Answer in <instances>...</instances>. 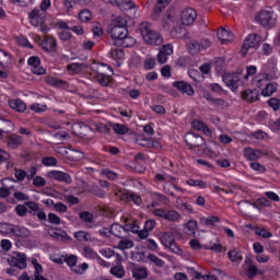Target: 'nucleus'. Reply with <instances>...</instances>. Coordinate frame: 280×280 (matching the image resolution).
I'll return each mask as SVG.
<instances>
[{
  "label": "nucleus",
  "instance_id": "423d86ee",
  "mask_svg": "<svg viewBox=\"0 0 280 280\" xmlns=\"http://www.w3.org/2000/svg\"><path fill=\"white\" fill-rule=\"evenodd\" d=\"M71 130L73 135H75V137H80V139H85L89 132H93V128L84 122H74Z\"/></svg>",
  "mask_w": 280,
  "mask_h": 280
},
{
  "label": "nucleus",
  "instance_id": "20e7f679",
  "mask_svg": "<svg viewBox=\"0 0 280 280\" xmlns=\"http://www.w3.org/2000/svg\"><path fill=\"white\" fill-rule=\"evenodd\" d=\"M15 256L8 258V264L19 270H25L27 268V256L24 253H14Z\"/></svg>",
  "mask_w": 280,
  "mask_h": 280
},
{
  "label": "nucleus",
  "instance_id": "5701e85b",
  "mask_svg": "<svg viewBox=\"0 0 280 280\" xmlns=\"http://www.w3.org/2000/svg\"><path fill=\"white\" fill-rule=\"evenodd\" d=\"M133 279H148V268L145 267H135L132 269Z\"/></svg>",
  "mask_w": 280,
  "mask_h": 280
},
{
  "label": "nucleus",
  "instance_id": "7ed1b4c3",
  "mask_svg": "<svg viewBox=\"0 0 280 280\" xmlns=\"http://www.w3.org/2000/svg\"><path fill=\"white\" fill-rule=\"evenodd\" d=\"M259 43H261V36L257 35V34H250L248 35L242 46L241 49V54L242 56H246V54H248V49H255V47H257V45H259Z\"/></svg>",
  "mask_w": 280,
  "mask_h": 280
},
{
  "label": "nucleus",
  "instance_id": "c756f323",
  "mask_svg": "<svg viewBox=\"0 0 280 280\" xmlns=\"http://www.w3.org/2000/svg\"><path fill=\"white\" fill-rule=\"evenodd\" d=\"M113 130L114 132H116V135H128V131L130 130V128H128V126L126 125L114 124Z\"/></svg>",
  "mask_w": 280,
  "mask_h": 280
},
{
  "label": "nucleus",
  "instance_id": "72a5a7b5",
  "mask_svg": "<svg viewBox=\"0 0 280 280\" xmlns=\"http://www.w3.org/2000/svg\"><path fill=\"white\" fill-rule=\"evenodd\" d=\"M147 259H149V261H152V264H154L158 268H163L165 266V261H163V259L156 257V255H154V254H149L147 256Z\"/></svg>",
  "mask_w": 280,
  "mask_h": 280
},
{
  "label": "nucleus",
  "instance_id": "603ef678",
  "mask_svg": "<svg viewBox=\"0 0 280 280\" xmlns=\"http://www.w3.org/2000/svg\"><path fill=\"white\" fill-rule=\"evenodd\" d=\"M90 194L97 196V198H104L106 196V192L104 190H101L100 186H92L90 189Z\"/></svg>",
  "mask_w": 280,
  "mask_h": 280
},
{
  "label": "nucleus",
  "instance_id": "39448f33",
  "mask_svg": "<svg viewBox=\"0 0 280 280\" xmlns=\"http://www.w3.org/2000/svg\"><path fill=\"white\" fill-rule=\"evenodd\" d=\"M185 141L190 150H196V148H202V145H205V138L194 132L186 133Z\"/></svg>",
  "mask_w": 280,
  "mask_h": 280
},
{
  "label": "nucleus",
  "instance_id": "c03bdc74",
  "mask_svg": "<svg viewBox=\"0 0 280 280\" xmlns=\"http://www.w3.org/2000/svg\"><path fill=\"white\" fill-rule=\"evenodd\" d=\"M10 229H14V224L12 223H0V233L5 235H12L13 233L10 232Z\"/></svg>",
  "mask_w": 280,
  "mask_h": 280
},
{
  "label": "nucleus",
  "instance_id": "1a4fd4ad",
  "mask_svg": "<svg viewBox=\"0 0 280 280\" xmlns=\"http://www.w3.org/2000/svg\"><path fill=\"white\" fill-rule=\"evenodd\" d=\"M197 16L198 13H196V10L189 8L182 12L180 20L184 25H192Z\"/></svg>",
  "mask_w": 280,
  "mask_h": 280
},
{
  "label": "nucleus",
  "instance_id": "2eb2a0df",
  "mask_svg": "<svg viewBox=\"0 0 280 280\" xmlns=\"http://www.w3.org/2000/svg\"><path fill=\"white\" fill-rule=\"evenodd\" d=\"M223 82L226 84V86H230L232 91H237V82L240 79H237V74L235 73H224L223 74Z\"/></svg>",
  "mask_w": 280,
  "mask_h": 280
},
{
  "label": "nucleus",
  "instance_id": "cd10ccee",
  "mask_svg": "<svg viewBox=\"0 0 280 280\" xmlns=\"http://www.w3.org/2000/svg\"><path fill=\"white\" fill-rule=\"evenodd\" d=\"M185 229H187L188 231L186 232L188 235H192L194 237H196V229H198V222L190 220L185 224Z\"/></svg>",
  "mask_w": 280,
  "mask_h": 280
},
{
  "label": "nucleus",
  "instance_id": "f3484780",
  "mask_svg": "<svg viewBox=\"0 0 280 280\" xmlns=\"http://www.w3.org/2000/svg\"><path fill=\"white\" fill-rule=\"evenodd\" d=\"M9 106L18 113H25V110L27 109V105L21 98L9 100Z\"/></svg>",
  "mask_w": 280,
  "mask_h": 280
},
{
  "label": "nucleus",
  "instance_id": "393cba45",
  "mask_svg": "<svg viewBox=\"0 0 280 280\" xmlns=\"http://www.w3.org/2000/svg\"><path fill=\"white\" fill-rule=\"evenodd\" d=\"M121 231H124V225L119 223H114L110 225L109 233L114 235L115 237H118V240H122L124 237L120 235Z\"/></svg>",
  "mask_w": 280,
  "mask_h": 280
},
{
  "label": "nucleus",
  "instance_id": "6e6d98bb",
  "mask_svg": "<svg viewBox=\"0 0 280 280\" xmlns=\"http://www.w3.org/2000/svg\"><path fill=\"white\" fill-rule=\"evenodd\" d=\"M132 246H135V243L132 241H119L116 248H120V250H126V248H132Z\"/></svg>",
  "mask_w": 280,
  "mask_h": 280
},
{
  "label": "nucleus",
  "instance_id": "69168bd1",
  "mask_svg": "<svg viewBox=\"0 0 280 280\" xmlns=\"http://www.w3.org/2000/svg\"><path fill=\"white\" fill-rule=\"evenodd\" d=\"M48 221L50 222V224H60L61 220L60 217H58L56 213H48Z\"/></svg>",
  "mask_w": 280,
  "mask_h": 280
},
{
  "label": "nucleus",
  "instance_id": "49530a36",
  "mask_svg": "<svg viewBox=\"0 0 280 280\" xmlns=\"http://www.w3.org/2000/svg\"><path fill=\"white\" fill-rule=\"evenodd\" d=\"M188 49L189 54H191L192 56L198 54V51H200L201 49L200 43H198V40L191 42L188 46Z\"/></svg>",
  "mask_w": 280,
  "mask_h": 280
},
{
  "label": "nucleus",
  "instance_id": "bf43d9fd",
  "mask_svg": "<svg viewBox=\"0 0 280 280\" xmlns=\"http://www.w3.org/2000/svg\"><path fill=\"white\" fill-rule=\"evenodd\" d=\"M65 261L70 268H74L75 264H78V256L70 255L65 258Z\"/></svg>",
  "mask_w": 280,
  "mask_h": 280
},
{
  "label": "nucleus",
  "instance_id": "a211bd4d",
  "mask_svg": "<svg viewBox=\"0 0 280 280\" xmlns=\"http://www.w3.org/2000/svg\"><path fill=\"white\" fill-rule=\"evenodd\" d=\"M217 36L218 39L221 40L222 45H224V43H231L234 38L233 32L228 31L226 28L218 31Z\"/></svg>",
  "mask_w": 280,
  "mask_h": 280
},
{
  "label": "nucleus",
  "instance_id": "a19ab883",
  "mask_svg": "<svg viewBox=\"0 0 280 280\" xmlns=\"http://www.w3.org/2000/svg\"><path fill=\"white\" fill-rule=\"evenodd\" d=\"M187 185H190V187H200V189L207 188V183L200 179H188Z\"/></svg>",
  "mask_w": 280,
  "mask_h": 280
},
{
  "label": "nucleus",
  "instance_id": "aec40b11",
  "mask_svg": "<svg viewBox=\"0 0 280 280\" xmlns=\"http://www.w3.org/2000/svg\"><path fill=\"white\" fill-rule=\"evenodd\" d=\"M160 240L163 246L168 247L170 244H174V242H176V236H174V232H163L160 235Z\"/></svg>",
  "mask_w": 280,
  "mask_h": 280
},
{
  "label": "nucleus",
  "instance_id": "4d7b16f0",
  "mask_svg": "<svg viewBox=\"0 0 280 280\" xmlns=\"http://www.w3.org/2000/svg\"><path fill=\"white\" fill-rule=\"evenodd\" d=\"M13 198L19 200L20 202H27V200H30V196H27L26 194L21 192V191H15L13 194Z\"/></svg>",
  "mask_w": 280,
  "mask_h": 280
},
{
  "label": "nucleus",
  "instance_id": "58836bf2",
  "mask_svg": "<svg viewBox=\"0 0 280 280\" xmlns=\"http://www.w3.org/2000/svg\"><path fill=\"white\" fill-rule=\"evenodd\" d=\"M42 163L46 167H52V166L58 165V160H56V158H54V156H44L42 159Z\"/></svg>",
  "mask_w": 280,
  "mask_h": 280
},
{
  "label": "nucleus",
  "instance_id": "bb28decb",
  "mask_svg": "<svg viewBox=\"0 0 280 280\" xmlns=\"http://www.w3.org/2000/svg\"><path fill=\"white\" fill-rule=\"evenodd\" d=\"M46 84H50V86H65V84H67V81L58 79V78H54V77H47L46 78Z\"/></svg>",
  "mask_w": 280,
  "mask_h": 280
},
{
  "label": "nucleus",
  "instance_id": "f704fd0d",
  "mask_svg": "<svg viewBox=\"0 0 280 280\" xmlns=\"http://www.w3.org/2000/svg\"><path fill=\"white\" fill-rule=\"evenodd\" d=\"M228 257L230 259V261L234 262L235 261H242V252H237V249H233V250H230L228 253Z\"/></svg>",
  "mask_w": 280,
  "mask_h": 280
},
{
  "label": "nucleus",
  "instance_id": "f03ea898",
  "mask_svg": "<svg viewBox=\"0 0 280 280\" xmlns=\"http://www.w3.org/2000/svg\"><path fill=\"white\" fill-rule=\"evenodd\" d=\"M273 14L275 13L272 11L261 10L256 15V21L259 22V24L262 27H267V30H271V27H275V25L277 24V19H275Z\"/></svg>",
  "mask_w": 280,
  "mask_h": 280
},
{
  "label": "nucleus",
  "instance_id": "0eeeda50",
  "mask_svg": "<svg viewBox=\"0 0 280 280\" xmlns=\"http://www.w3.org/2000/svg\"><path fill=\"white\" fill-rule=\"evenodd\" d=\"M105 3H110L112 5H116L122 12L128 10H133L137 8V4L132 0H103Z\"/></svg>",
  "mask_w": 280,
  "mask_h": 280
},
{
  "label": "nucleus",
  "instance_id": "412c9836",
  "mask_svg": "<svg viewBox=\"0 0 280 280\" xmlns=\"http://www.w3.org/2000/svg\"><path fill=\"white\" fill-rule=\"evenodd\" d=\"M39 45L44 49V51H47V52L54 51V49L57 47L56 38L50 37V38L43 39V42Z\"/></svg>",
  "mask_w": 280,
  "mask_h": 280
},
{
  "label": "nucleus",
  "instance_id": "9d476101",
  "mask_svg": "<svg viewBox=\"0 0 280 280\" xmlns=\"http://www.w3.org/2000/svg\"><path fill=\"white\" fill-rule=\"evenodd\" d=\"M109 32L114 43H117L119 38H124V36H128L129 34L127 26H109Z\"/></svg>",
  "mask_w": 280,
  "mask_h": 280
},
{
  "label": "nucleus",
  "instance_id": "9b49d317",
  "mask_svg": "<svg viewBox=\"0 0 280 280\" xmlns=\"http://www.w3.org/2000/svg\"><path fill=\"white\" fill-rule=\"evenodd\" d=\"M242 100H244L245 102H248L249 104H253V102H258L259 100V90L254 89H247L244 90L242 93Z\"/></svg>",
  "mask_w": 280,
  "mask_h": 280
},
{
  "label": "nucleus",
  "instance_id": "13d9d810",
  "mask_svg": "<svg viewBox=\"0 0 280 280\" xmlns=\"http://www.w3.org/2000/svg\"><path fill=\"white\" fill-rule=\"evenodd\" d=\"M33 185L35 187H45V185H47V180H45V178L42 176H35L33 178Z\"/></svg>",
  "mask_w": 280,
  "mask_h": 280
},
{
  "label": "nucleus",
  "instance_id": "f8f14e48",
  "mask_svg": "<svg viewBox=\"0 0 280 280\" xmlns=\"http://www.w3.org/2000/svg\"><path fill=\"white\" fill-rule=\"evenodd\" d=\"M173 86L175 89H177V91H180V93L185 94L186 95H194V93H196L194 91V86H191L189 83L185 82V81H175L173 83Z\"/></svg>",
  "mask_w": 280,
  "mask_h": 280
},
{
  "label": "nucleus",
  "instance_id": "e433bc0d",
  "mask_svg": "<svg viewBox=\"0 0 280 280\" xmlns=\"http://www.w3.org/2000/svg\"><path fill=\"white\" fill-rule=\"evenodd\" d=\"M79 19L82 21V23H89V21L93 19V15L91 14V11L84 9L79 12Z\"/></svg>",
  "mask_w": 280,
  "mask_h": 280
},
{
  "label": "nucleus",
  "instance_id": "052dcab7",
  "mask_svg": "<svg viewBox=\"0 0 280 280\" xmlns=\"http://www.w3.org/2000/svg\"><path fill=\"white\" fill-rule=\"evenodd\" d=\"M14 172H15L14 176L18 180L22 182V180H25V178H27V172H25V170L15 168Z\"/></svg>",
  "mask_w": 280,
  "mask_h": 280
},
{
  "label": "nucleus",
  "instance_id": "680f3d73",
  "mask_svg": "<svg viewBox=\"0 0 280 280\" xmlns=\"http://www.w3.org/2000/svg\"><path fill=\"white\" fill-rule=\"evenodd\" d=\"M126 226H128V229L124 228L125 233H130V231L136 235L139 233V225L133 223H126Z\"/></svg>",
  "mask_w": 280,
  "mask_h": 280
},
{
  "label": "nucleus",
  "instance_id": "de8ad7c7",
  "mask_svg": "<svg viewBox=\"0 0 280 280\" xmlns=\"http://www.w3.org/2000/svg\"><path fill=\"white\" fill-rule=\"evenodd\" d=\"M122 200H132L135 205H141V197L135 195V194H125L122 195Z\"/></svg>",
  "mask_w": 280,
  "mask_h": 280
},
{
  "label": "nucleus",
  "instance_id": "79ce46f5",
  "mask_svg": "<svg viewBox=\"0 0 280 280\" xmlns=\"http://www.w3.org/2000/svg\"><path fill=\"white\" fill-rule=\"evenodd\" d=\"M15 213L18 215H20V218H25L27 215L28 211H27V206L25 205V202H24V205H18L15 207Z\"/></svg>",
  "mask_w": 280,
  "mask_h": 280
},
{
  "label": "nucleus",
  "instance_id": "4468645a",
  "mask_svg": "<svg viewBox=\"0 0 280 280\" xmlns=\"http://www.w3.org/2000/svg\"><path fill=\"white\" fill-rule=\"evenodd\" d=\"M116 47H135L137 45V39H135L132 36H122V38L117 39L116 42L113 43Z\"/></svg>",
  "mask_w": 280,
  "mask_h": 280
},
{
  "label": "nucleus",
  "instance_id": "c9c22d12",
  "mask_svg": "<svg viewBox=\"0 0 280 280\" xmlns=\"http://www.w3.org/2000/svg\"><path fill=\"white\" fill-rule=\"evenodd\" d=\"M165 220H168V222H176L180 220V214L176 210H166Z\"/></svg>",
  "mask_w": 280,
  "mask_h": 280
},
{
  "label": "nucleus",
  "instance_id": "4c0bfd02",
  "mask_svg": "<svg viewBox=\"0 0 280 280\" xmlns=\"http://www.w3.org/2000/svg\"><path fill=\"white\" fill-rule=\"evenodd\" d=\"M110 27H128V21L121 16L113 20Z\"/></svg>",
  "mask_w": 280,
  "mask_h": 280
},
{
  "label": "nucleus",
  "instance_id": "473e14b6",
  "mask_svg": "<svg viewBox=\"0 0 280 280\" xmlns=\"http://www.w3.org/2000/svg\"><path fill=\"white\" fill-rule=\"evenodd\" d=\"M26 209H30L31 215H36L40 211V207L34 201H25Z\"/></svg>",
  "mask_w": 280,
  "mask_h": 280
},
{
  "label": "nucleus",
  "instance_id": "7c9ffc66",
  "mask_svg": "<svg viewBox=\"0 0 280 280\" xmlns=\"http://www.w3.org/2000/svg\"><path fill=\"white\" fill-rule=\"evenodd\" d=\"M110 275L114 277H117L118 279H124L126 275V270H124V267L115 266L110 268Z\"/></svg>",
  "mask_w": 280,
  "mask_h": 280
},
{
  "label": "nucleus",
  "instance_id": "a878e982",
  "mask_svg": "<svg viewBox=\"0 0 280 280\" xmlns=\"http://www.w3.org/2000/svg\"><path fill=\"white\" fill-rule=\"evenodd\" d=\"M0 128H2V132H12L14 124L11 120L0 118Z\"/></svg>",
  "mask_w": 280,
  "mask_h": 280
},
{
  "label": "nucleus",
  "instance_id": "c85d7f7f",
  "mask_svg": "<svg viewBox=\"0 0 280 280\" xmlns=\"http://www.w3.org/2000/svg\"><path fill=\"white\" fill-rule=\"evenodd\" d=\"M275 91H277V83H269L261 91V95H264V97H270Z\"/></svg>",
  "mask_w": 280,
  "mask_h": 280
},
{
  "label": "nucleus",
  "instance_id": "37998d69",
  "mask_svg": "<svg viewBox=\"0 0 280 280\" xmlns=\"http://www.w3.org/2000/svg\"><path fill=\"white\" fill-rule=\"evenodd\" d=\"M110 56L114 60H121L126 54L124 52V49L116 48L110 50Z\"/></svg>",
  "mask_w": 280,
  "mask_h": 280
},
{
  "label": "nucleus",
  "instance_id": "0e129e2a",
  "mask_svg": "<svg viewBox=\"0 0 280 280\" xmlns=\"http://www.w3.org/2000/svg\"><path fill=\"white\" fill-rule=\"evenodd\" d=\"M147 143V148H154L155 150H161V142L151 139V140H144Z\"/></svg>",
  "mask_w": 280,
  "mask_h": 280
},
{
  "label": "nucleus",
  "instance_id": "3c124183",
  "mask_svg": "<svg viewBox=\"0 0 280 280\" xmlns=\"http://www.w3.org/2000/svg\"><path fill=\"white\" fill-rule=\"evenodd\" d=\"M79 218L83 221V222H88L91 223L93 222V213L89 212V211H83L79 213Z\"/></svg>",
  "mask_w": 280,
  "mask_h": 280
},
{
  "label": "nucleus",
  "instance_id": "864d4df0",
  "mask_svg": "<svg viewBox=\"0 0 280 280\" xmlns=\"http://www.w3.org/2000/svg\"><path fill=\"white\" fill-rule=\"evenodd\" d=\"M27 65H30V67H33V69H38V67H40V58L33 56L27 60Z\"/></svg>",
  "mask_w": 280,
  "mask_h": 280
},
{
  "label": "nucleus",
  "instance_id": "5fc2aeb1",
  "mask_svg": "<svg viewBox=\"0 0 280 280\" xmlns=\"http://www.w3.org/2000/svg\"><path fill=\"white\" fill-rule=\"evenodd\" d=\"M96 80L101 86H108V75H106L104 73H98L96 75Z\"/></svg>",
  "mask_w": 280,
  "mask_h": 280
},
{
  "label": "nucleus",
  "instance_id": "a18cd8bd",
  "mask_svg": "<svg viewBox=\"0 0 280 280\" xmlns=\"http://www.w3.org/2000/svg\"><path fill=\"white\" fill-rule=\"evenodd\" d=\"M83 250L85 254L89 255V257L91 259H97L98 261H103V264H104V260L102 259V257H100V255H97V253H95V250H93V248L84 247Z\"/></svg>",
  "mask_w": 280,
  "mask_h": 280
},
{
  "label": "nucleus",
  "instance_id": "2f4dec72",
  "mask_svg": "<svg viewBox=\"0 0 280 280\" xmlns=\"http://www.w3.org/2000/svg\"><path fill=\"white\" fill-rule=\"evenodd\" d=\"M215 222H220V219L218 217H210V218H205L202 217L200 219V223L205 224V226H215Z\"/></svg>",
  "mask_w": 280,
  "mask_h": 280
},
{
  "label": "nucleus",
  "instance_id": "ddd939ff",
  "mask_svg": "<svg viewBox=\"0 0 280 280\" xmlns=\"http://www.w3.org/2000/svg\"><path fill=\"white\" fill-rule=\"evenodd\" d=\"M28 18L31 21V24L35 27H38V25L45 24V18L40 15L39 9H34L32 12L28 13Z\"/></svg>",
  "mask_w": 280,
  "mask_h": 280
},
{
  "label": "nucleus",
  "instance_id": "6e6552de",
  "mask_svg": "<svg viewBox=\"0 0 280 280\" xmlns=\"http://www.w3.org/2000/svg\"><path fill=\"white\" fill-rule=\"evenodd\" d=\"M48 178H54V180H59V183H67L71 185V175L62 171H50L47 173Z\"/></svg>",
  "mask_w": 280,
  "mask_h": 280
},
{
  "label": "nucleus",
  "instance_id": "f257e3e1",
  "mask_svg": "<svg viewBox=\"0 0 280 280\" xmlns=\"http://www.w3.org/2000/svg\"><path fill=\"white\" fill-rule=\"evenodd\" d=\"M140 34L148 45H163V37L161 34L150 30V26L145 23L140 25Z\"/></svg>",
  "mask_w": 280,
  "mask_h": 280
},
{
  "label": "nucleus",
  "instance_id": "774afa93",
  "mask_svg": "<svg viewBox=\"0 0 280 280\" xmlns=\"http://www.w3.org/2000/svg\"><path fill=\"white\" fill-rule=\"evenodd\" d=\"M96 130L97 132H102L103 135H106V132H110V127L101 122L96 125Z\"/></svg>",
  "mask_w": 280,
  "mask_h": 280
},
{
  "label": "nucleus",
  "instance_id": "dca6fc26",
  "mask_svg": "<svg viewBox=\"0 0 280 280\" xmlns=\"http://www.w3.org/2000/svg\"><path fill=\"white\" fill-rule=\"evenodd\" d=\"M10 233H13L15 237H22V238L32 236V232H30L27 228H24L21 225H13V228L10 229Z\"/></svg>",
  "mask_w": 280,
  "mask_h": 280
},
{
  "label": "nucleus",
  "instance_id": "4be33fe9",
  "mask_svg": "<svg viewBox=\"0 0 280 280\" xmlns=\"http://www.w3.org/2000/svg\"><path fill=\"white\" fill-rule=\"evenodd\" d=\"M261 151L259 150H253L250 148H246L244 150V155L246 156V159H248L249 161H258V159H261Z\"/></svg>",
  "mask_w": 280,
  "mask_h": 280
},
{
  "label": "nucleus",
  "instance_id": "09e8293b",
  "mask_svg": "<svg viewBox=\"0 0 280 280\" xmlns=\"http://www.w3.org/2000/svg\"><path fill=\"white\" fill-rule=\"evenodd\" d=\"M82 69H86V65L84 63H71L68 66L69 71H73L74 73H80Z\"/></svg>",
  "mask_w": 280,
  "mask_h": 280
},
{
  "label": "nucleus",
  "instance_id": "e2e57ef3",
  "mask_svg": "<svg viewBox=\"0 0 280 280\" xmlns=\"http://www.w3.org/2000/svg\"><path fill=\"white\" fill-rule=\"evenodd\" d=\"M268 106H270V108H273V110H276V112L279 110V108H280L279 98H275V97L270 98L268 101Z\"/></svg>",
  "mask_w": 280,
  "mask_h": 280
},
{
  "label": "nucleus",
  "instance_id": "ea45409f",
  "mask_svg": "<svg viewBox=\"0 0 280 280\" xmlns=\"http://www.w3.org/2000/svg\"><path fill=\"white\" fill-rule=\"evenodd\" d=\"M143 67L145 69V71H152V69H154V67H156V60L154 58H147L143 61Z\"/></svg>",
  "mask_w": 280,
  "mask_h": 280
},
{
  "label": "nucleus",
  "instance_id": "338daca9",
  "mask_svg": "<svg viewBox=\"0 0 280 280\" xmlns=\"http://www.w3.org/2000/svg\"><path fill=\"white\" fill-rule=\"evenodd\" d=\"M31 110H34L35 113H45V110H47V105L40 106V104H33L31 105Z\"/></svg>",
  "mask_w": 280,
  "mask_h": 280
},
{
  "label": "nucleus",
  "instance_id": "6ab92c4d",
  "mask_svg": "<svg viewBox=\"0 0 280 280\" xmlns=\"http://www.w3.org/2000/svg\"><path fill=\"white\" fill-rule=\"evenodd\" d=\"M23 143V138L19 135H10L7 140L8 148H11V150H16L19 145Z\"/></svg>",
  "mask_w": 280,
  "mask_h": 280
},
{
  "label": "nucleus",
  "instance_id": "b1692460",
  "mask_svg": "<svg viewBox=\"0 0 280 280\" xmlns=\"http://www.w3.org/2000/svg\"><path fill=\"white\" fill-rule=\"evenodd\" d=\"M238 207L242 209V211H248L250 207H254L255 209H259L261 205H259V199L255 202H250L248 200H243L238 202Z\"/></svg>",
  "mask_w": 280,
  "mask_h": 280
},
{
  "label": "nucleus",
  "instance_id": "8fccbe9b",
  "mask_svg": "<svg viewBox=\"0 0 280 280\" xmlns=\"http://www.w3.org/2000/svg\"><path fill=\"white\" fill-rule=\"evenodd\" d=\"M89 235L90 234L84 231H78L74 233V237L78 240V242H89Z\"/></svg>",
  "mask_w": 280,
  "mask_h": 280
}]
</instances>
